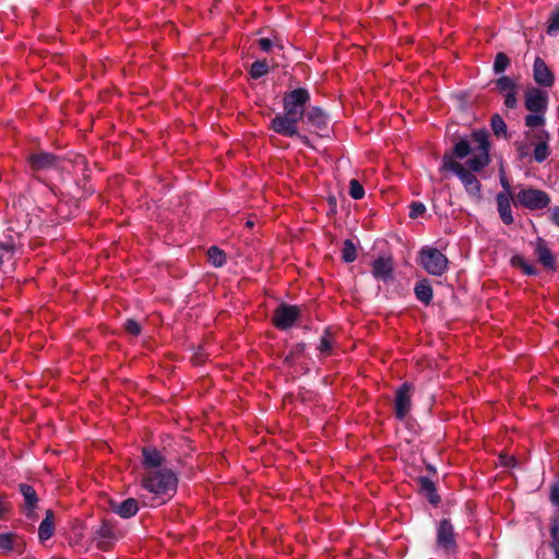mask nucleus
I'll return each instance as SVG.
<instances>
[{
	"instance_id": "nucleus-1",
	"label": "nucleus",
	"mask_w": 559,
	"mask_h": 559,
	"mask_svg": "<svg viewBox=\"0 0 559 559\" xmlns=\"http://www.w3.org/2000/svg\"><path fill=\"white\" fill-rule=\"evenodd\" d=\"M453 155L459 159L471 155L466 160L467 168L454 160L452 156L444 155L441 170L454 173L464 185L466 192L478 198L481 185L472 171H480L490 163L488 132L474 131L468 139L460 140L453 147Z\"/></svg>"
},
{
	"instance_id": "nucleus-2",
	"label": "nucleus",
	"mask_w": 559,
	"mask_h": 559,
	"mask_svg": "<svg viewBox=\"0 0 559 559\" xmlns=\"http://www.w3.org/2000/svg\"><path fill=\"white\" fill-rule=\"evenodd\" d=\"M310 102V94L306 88H295L285 93L283 97V112L275 115L271 120V129L288 138H298L302 143L308 144L309 139L298 131V122L306 114V105Z\"/></svg>"
},
{
	"instance_id": "nucleus-3",
	"label": "nucleus",
	"mask_w": 559,
	"mask_h": 559,
	"mask_svg": "<svg viewBox=\"0 0 559 559\" xmlns=\"http://www.w3.org/2000/svg\"><path fill=\"white\" fill-rule=\"evenodd\" d=\"M142 487L153 495L151 506H160L169 500L177 490V477L169 468L144 472Z\"/></svg>"
},
{
	"instance_id": "nucleus-4",
	"label": "nucleus",
	"mask_w": 559,
	"mask_h": 559,
	"mask_svg": "<svg viewBox=\"0 0 559 559\" xmlns=\"http://www.w3.org/2000/svg\"><path fill=\"white\" fill-rule=\"evenodd\" d=\"M515 206H522L531 211L546 209L550 203L548 193L534 188H522L512 197Z\"/></svg>"
},
{
	"instance_id": "nucleus-5",
	"label": "nucleus",
	"mask_w": 559,
	"mask_h": 559,
	"mask_svg": "<svg viewBox=\"0 0 559 559\" xmlns=\"http://www.w3.org/2000/svg\"><path fill=\"white\" fill-rule=\"evenodd\" d=\"M419 263L431 275L441 276L448 269L447 257L436 248L425 247L419 252Z\"/></svg>"
},
{
	"instance_id": "nucleus-6",
	"label": "nucleus",
	"mask_w": 559,
	"mask_h": 559,
	"mask_svg": "<svg viewBox=\"0 0 559 559\" xmlns=\"http://www.w3.org/2000/svg\"><path fill=\"white\" fill-rule=\"evenodd\" d=\"M413 385L408 382L397 388L394 399V414L396 418L404 419L412 408Z\"/></svg>"
},
{
	"instance_id": "nucleus-7",
	"label": "nucleus",
	"mask_w": 559,
	"mask_h": 559,
	"mask_svg": "<svg viewBox=\"0 0 559 559\" xmlns=\"http://www.w3.org/2000/svg\"><path fill=\"white\" fill-rule=\"evenodd\" d=\"M299 316V307L282 304L275 309L272 322L277 329L286 330L294 325Z\"/></svg>"
},
{
	"instance_id": "nucleus-8",
	"label": "nucleus",
	"mask_w": 559,
	"mask_h": 559,
	"mask_svg": "<svg viewBox=\"0 0 559 559\" xmlns=\"http://www.w3.org/2000/svg\"><path fill=\"white\" fill-rule=\"evenodd\" d=\"M437 545L447 552H453L456 548L453 526L448 519L440 521L437 530Z\"/></svg>"
},
{
	"instance_id": "nucleus-9",
	"label": "nucleus",
	"mask_w": 559,
	"mask_h": 559,
	"mask_svg": "<svg viewBox=\"0 0 559 559\" xmlns=\"http://www.w3.org/2000/svg\"><path fill=\"white\" fill-rule=\"evenodd\" d=\"M548 106V95L536 87L525 92V107L531 112H545Z\"/></svg>"
},
{
	"instance_id": "nucleus-10",
	"label": "nucleus",
	"mask_w": 559,
	"mask_h": 559,
	"mask_svg": "<svg viewBox=\"0 0 559 559\" xmlns=\"http://www.w3.org/2000/svg\"><path fill=\"white\" fill-rule=\"evenodd\" d=\"M497 88L500 94L504 97L506 107L513 109L518 105V85L509 76L503 75L497 80Z\"/></svg>"
},
{
	"instance_id": "nucleus-11",
	"label": "nucleus",
	"mask_w": 559,
	"mask_h": 559,
	"mask_svg": "<svg viewBox=\"0 0 559 559\" xmlns=\"http://www.w3.org/2000/svg\"><path fill=\"white\" fill-rule=\"evenodd\" d=\"M534 80L538 85L550 87L555 83V76L546 62L536 57L533 67Z\"/></svg>"
},
{
	"instance_id": "nucleus-12",
	"label": "nucleus",
	"mask_w": 559,
	"mask_h": 559,
	"mask_svg": "<svg viewBox=\"0 0 559 559\" xmlns=\"http://www.w3.org/2000/svg\"><path fill=\"white\" fill-rule=\"evenodd\" d=\"M95 539L99 549L108 550L112 543L118 539V535L114 526L104 521L96 531Z\"/></svg>"
},
{
	"instance_id": "nucleus-13",
	"label": "nucleus",
	"mask_w": 559,
	"mask_h": 559,
	"mask_svg": "<svg viewBox=\"0 0 559 559\" xmlns=\"http://www.w3.org/2000/svg\"><path fill=\"white\" fill-rule=\"evenodd\" d=\"M20 492L24 498L23 513L28 518L35 516V509L37 508L38 498L35 489L27 484L19 485Z\"/></svg>"
},
{
	"instance_id": "nucleus-14",
	"label": "nucleus",
	"mask_w": 559,
	"mask_h": 559,
	"mask_svg": "<svg viewBox=\"0 0 559 559\" xmlns=\"http://www.w3.org/2000/svg\"><path fill=\"white\" fill-rule=\"evenodd\" d=\"M142 454H143L144 472L152 471V469L159 471V469L165 468L163 466L164 462H165V457L156 449L143 448Z\"/></svg>"
},
{
	"instance_id": "nucleus-15",
	"label": "nucleus",
	"mask_w": 559,
	"mask_h": 559,
	"mask_svg": "<svg viewBox=\"0 0 559 559\" xmlns=\"http://www.w3.org/2000/svg\"><path fill=\"white\" fill-rule=\"evenodd\" d=\"M534 138L538 141L534 148V159L537 163H543L550 155L548 147L550 135L546 130H540L534 134Z\"/></svg>"
},
{
	"instance_id": "nucleus-16",
	"label": "nucleus",
	"mask_w": 559,
	"mask_h": 559,
	"mask_svg": "<svg viewBox=\"0 0 559 559\" xmlns=\"http://www.w3.org/2000/svg\"><path fill=\"white\" fill-rule=\"evenodd\" d=\"M513 193H498L497 194V209L500 215V218L506 225H511L513 223L512 210L510 199H512Z\"/></svg>"
},
{
	"instance_id": "nucleus-17",
	"label": "nucleus",
	"mask_w": 559,
	"mask_h": 559,
	"mask_svg": "<svg viewBox=\"0 0 559 559\" xmlns=\"http://www.w3.org/2000/svg\"><path fill=\"white\" fill-rule=\"evenodd\" d=\"M28 162L34 170H43L55 167L57 164V158L50 153L40 152L31 155L28 157Z\"/></svg>"
},
{
	"instance_id": "nucleus-18",
	"label": "nucleus",
	"mask_w": 559,
	"mask_h": 559,
	"mask_svg": "<svg viewBox=\"0 0 559 559\" xmlns=\"http://www.w3.org/2000/svg\"><path fill=\"white\" fill-rule=\"evenodd\" d=\"M393 264L390 258H379L372 263V274L374 277L382 281H388L392 277Z\"/></svg>"
},
{
	"instance_id": "nucleus-19",
	"label": "nucleus",
	"mask_w": 559,
	"mask_h": 559,
	"mask_svg": "<svg viewBox=\"0 0 559 559\" xmlns=\"http://www.w3.org/2000/svg\"><path fill=\"white\" fill-rule=\"evenodd\" d=\"M536 254L538 261L547 269L555 270L556 260L543 239L536 242Z\"/></svg>"
},
{
	"instance_id": "nucleus-20",
	"label": "nucleus",
	"mask_w": 559,
	"mask_h": 559,
	"mask_svg": "<svg viewBox=\"0 0 559 559\" xmlns=\"http://www.w3.org/2000/svg\"><path fill=\"white\" fill-rule=\"evenodd\" d=\"M55 533V515L51 510L46 511L45 519L38 527V537L41 542L49 539Z\"/></svg>"
},
{
	"instance_id": "nucleus-21",
	"label": "nucleus",
	"mask_w": 559,
	"mask_h": 559,
	"mask_svg": "<svg viewBox=\"0 0 559 559\" xmlns=\"http://www.w3.org/2000/svg\"><path fill=\"white\" fill-rule=\"evenodd\" d=\"M417 484L420 492L427 497L430 503L436 506L440 502V497L437 495L436 486L431 479L423 476L417 479Z\"/></svg>"
},
{
	"instance_id": "nucleus-22",
	"label": "nucleus",
	"mask_w": 559,
	"mask_h": 559,
	"mask_svg": "<svg viewBox=\"0 0 559 559\" xmlns=\"http://www.w3.org/2000/svg\"><path fill=\"white\" fill-rule=\"evenodd\" d=\"M114 510L123 519H129L136 514L139 510L138 501L133 498L126 499L124 501L116 504Z\"/></svg>"
},
{
	"instance_id": "nucleus-23",
	"label": "nucleus",
	"mask_w": 559,
	"mask_h": 559,
	"mask_svg": "<svg viewBox=\"0 0 559 559\" xmlns=\"http://www.w3.org/2000/svg\"><path fill=\"white\" fill-rule=\"evenodd\" d=\"M20 538L13 533H0V554H9L17 548Z\"/></svg>"
},
{
	"instance_id": "nucleus-24",
	"label": "nucleus",
	"mask_w": 559,
	"mask_h": 559,
	"mask_svg": "<svg viewBox=\"0 0 559 559\" xmlns=\"http://www.w3.org/2000/svg\"><path fill=\"white\" fill-rule=\"evenodd\" d=\"M416 298L425 305H429L432 299V288L427 280L418 282L415 286Z\"/></svg>"
},
{
	"instance_id": "nucleus-25",
	"label": "nucleus",
	"mask_w": 559,
	"mask_h": 559,
	"mask_svg": "<svg viewBox=\"0 0 559 559\" xmlns=\"http://www.w3.org/2000/svg\"><path fill=\"white\" fill-rule=\"evenodd\" d=\"M307 121L313 126L321 127L325 124V114L319 107H312L306 111Z\"/></svg>"
},
{
	"instance_id": "nucleus-26",
	"label": "nucleus",
	"mask_w": 559,
	"mask_h": 559,
	"mask_svg": "<svg viewBox=\"0 0 559 559\" xmlns=\"http://www.w3.org/2000/svg\"><path fill=\"white\" fill-rule=\"evenodd\" d=\"M319 350L321 355L329 356L333 349V336L329 330H325L320 338Z\"/></svg>"
},
{
	"instance_id": "nucleus-27",
	"label": "nucleus",
	"mask_w": 559,
	"mask_h": 559,
	"mask_svg": "<svg viewBox=\"0 0 559 559\" xmlns=\"http://www.w3.org/2000/svg\"><path fill=\"white\" fill-rule=\"evenodd\" d=\"M209 261L216 267L222 266L226 262V254L213 246L207 251Z\"/></svg>"
},
{
	"instance_id": "nucleus-28",
	"label": "nucleus",
	"mask_w": 559,
	"mask_h": 559,
	"mask_svg": "<svg viewBox=\"0 0 559 559\" xmlns=\"http://www.w3.org/2000/svg\"><path fill=\"white\" fill-rule=\"evenodd\" d=\"M342 259L347 262H354L357 259V249L355 243L347 239L344 242V247L342 249Z\"/></svg>"
},
{
	"instance_id": "nucleus-29",
	"label": "nucleus",
	"mask_w": 559,
	"mask_h": 559,
	"mask_svg": "<svg viewBox=\"0 0 559 559\" xmlns=\"http://www.w3.org/2000/svg\"><path fill=\"white\" fill-rule=\"evenodd\" d=\"M490 124L497 136L507 135V124L500 115H493L490 119Z\"/></svg>"
},
{
	"instance_id": "nucleus-30",
	"label": "nucleus",
	"mask_w": 559,
	"mask_h": 559,
	"mask_svg": "<svg viewBox=\"0 0 559 559\" xmlns=\"http://www.w3.org/2000/svg\"><path fill=\"white\" fill-rule=\"evenodd\" d=\"M269 71V64L266 61H255L252 63L250 69V75L253 79H259L266 74Z\"/></svg>"
},
{
	"instance_id": "nucleus-31",
	"label": "nucleus",
	"mask_w": 559,
	"mask_h": 559,
	"mask_svg": "<svg viewBox=\"0 0 559 559\" xmlns=\"http://www.w3.org/2000/svg\"><path fill=\"white\" fill-rule=\"evenodd\" d=\"M509 64V57L504 52H498L493 62V71L496 73H501L508 68Z\"/></svg>"
},
{
	"instance_id": "nucleus-32",
	"label": "nucleus",
	"mask_w": 559,
	"mask_h": 559,
	"mask_svg": "<svg viewBox=\"0 0 559 559\" xmlns=\"http://www.w3.org/2000/svg\"><path fill=\"white\" fill-rule=\"evenodd\" d=\"M559 32V10H554L550 13L547 26V34L550 36L556 35Z\"/></svg>"
},
{
	"instance_id": "nucleus-33",
	"label": "nucleus",
	"mask_w": 559,
	"mask_h": 559,
	"mask_svg": "<svg viewBox=\"0 0 559 559\" xmlns=\"http://www.w3.org/2000/svg\"><path fill=\"white\" fill-rule=\"evenodd\" d=\"M545 112H532L525 117V124L528 128H536L545 123Z\"/></svg>"
},
{
	"instance_id": "nucleus-34",
	"label": "nucleus",
	"mask_w": 559,
	"mask_h": 559,
	"mask_svg": "<svg viewBox=\"0 0 559 559\" xmlns=\"http://www.w3.org/2000/svg\"><path fill=\"white\" fill-rule=\"evenodd\" d=\"M349 195L355 200H360L365 195L364 187L356 179L349 181Z\"/></svg>"
},
{
	"instance_id": "nucleus-35",
	"label": "nucleus",
	"mask_w": 559,
	"mask_h": 559,
	"mask_svg": "<svg viewBox=\"0 0 559 559\" xmlns=\"http://www.w3.org/2000/svg\"><path fill=\"white\" fill-rule=\"evenodd\" d=\"M124 330L132 336H138L141 333V325L133 319H128L124 323Z\"/></svg>"
},
{
	"instance_id": "nucleus-36",
	"label": "nucleus",
	"mask_w": 559,
	"mask_h": 559,
	"mask_svg": "<svg viewBox=\"0 0 559 559\" xmlns=\"http://www.w3.org/2000/svg\"><path fill=\"white\" fill-rule=\"evenodd\" d=\"M426 212V206L420 202H413L409 205V217L417 218Z\"/></svg>"
},
{
	"instance_id": "nucleus-37",
	"label": "nucleus",
	"mask_w": 559,
	"mask_h": 559,
	"mask_svg": "<svg viewBox=\"0 0 559 559\" xmlns=\"http://www.w3.org/2000/svg\"><path fill=\"white\" fill-rule=\"evenodd\" d=\"M516 260L519 261V265L521 266V269L523 270V272L525 274H527V275H535L536 274V269H535L534 265L527 263L522 258H516Z\"/></svg>"
},
{
	"instance_id": "nucleus-38",
	"label": "nucleus",
	"mask_w": 559,
	"mask_h": 559,
	"mask_svg": "<svg viewBox=\"0 0 559 559\" xmlns=\"http://www.w3.org/2000/svg\"><path fill=\"white\" fill-rule=\"evenodd\" d=\"M550 501L559 506V484H555L550 489Z\"/></svg>"
},
{
	"instance_id": "nucleus-39",
	"label": "nucleus",
	"mask_w": 559,
	"mask_h": 559,
	"mask_svg": "<svg viewBox=\"0 0 559 559\" xmlns=\"http://www.w3.org/2000/svg\"><path fill=\"white\" fill-rule=\"evenodd\" d=\"M258 44L263 51H269L273 46V43L270 38H261L259 39Z\"/></svg>"
},
{
	"instance_id": "nucleus-40",
	"label": "nucleus",
	"mask_w": 559,
	"mask_h": 559,
	"mask_svg": "<svg viewBox=\"0 0 559 559\" xmlns=\"http://www.w3.org/2000/svg\"><path fill=\"white\" fill-rule=\"evenodd\" d=\"M516 150L521 158L525 157L530 153V147L524 143H516Z\"/></svg>"
},
{
	"instance_id": "nucleus-41",
	"label": "nucleus",
	"mask_w": 559,
	"mask_h": 559,
	"mask_svg": "<svg viewBox=\"0 0 559 559\" xmlns=\"http://www.w3.org/2000/svg\"><path fill=\"white\" fill-rule=\"evenodd\" d=\"M500 183L504 190L502 193H512L510 182L504 175H501Z\"/></svg>"
},
{
	"instance_id": "nucleus-42",
	"label": "nucleus",
	"mask_w": 559,
	"mask_h": 559,
	"mask_svg": "<svg viewBox=\"0 0 559 559\" xmlns=\"http://www.w3.org/2000/svg\"><path fill=\"white\" fill-rule=\"evenodd\" d=\"M550 218L557 226H559V206L550 210Z\"/></svg>"
},
{
	"instance_id": "nucleus-43",
	"label": "nucleus",
	"mask_w": 559,
	"mask_h": 559,
	"mask_svg": "<svg viewBox=\"0 0 559 559\" xmlns=\"http://www.w3.org/2000/svg\"><path fill=\"white\" fill-rule=\"evenodd\" d=\"M0 249L4 250L5 252H11L13 249V246L11 243L0 242Z\"/></svg>"
},
{
	"instance_id": "nucleus-44",
	"label": "nucleus",
	"mask_w": 559,
	"mask_h": 559,
	"mask_svg": "<svg viewBox=\"0 0 559 559\" xmlns=\"http://www.w3.org/2000/svg\"><path fill=\"white\" fill-rule=\"evenodd\" d=\"M8 512V507L0 501V520L4 518Z\"/></svg>"
},
{
	"instance_id": "nucleus-45",
	"label": "nucleus",
	"mask_w": 559,
	"mask_h": 559,
	"mask_svg": "<svg viewBox=\"0 0 559 559\" xmlns=\"http://www.w3.org/2000/svg\"><path fill=\"white\" fill-rule=\"evenodd\" d=\"M245 225L248 228H252L254 226V221L253 219H248Z\"/></svg>"
},
{
	"instance_id": "nucleus-46",
	"label": "nucleus",
	"mask_w": 559,
	"mask_h": 559,
	"mask_svg": "<svg viewBox=\"0 0 559 559\" xmlns=\"http://www.w3.org/2000/svg\"><path fill=\"white\" fill-rule=\"evenodd\" d=\"M2 264V257L0 255V265Z\"/></svg>"
}]
</instances>
